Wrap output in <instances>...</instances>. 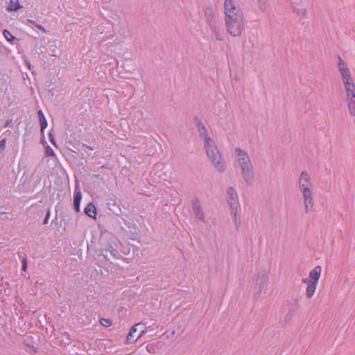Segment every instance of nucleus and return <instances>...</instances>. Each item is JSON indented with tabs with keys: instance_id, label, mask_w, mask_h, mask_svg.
I'll return each mask as SVG.
<instances>
[{
	"instance_id": "nucleus-1",
	"label": "nucleus",
	"mask_w": 355,
	"mask_h": 355,
	"mask_svg": "<svg viewBox=\"0 0 355 355\" xmlns=\"http://www.w3.org/2000/svg\"><path fill=\"white\" fill-rule=\"evenodd\" d=\"M197 127L199 136L204 141V148L209 161L216 170L223 172L225 170V162L215 141L210 137L207 128L202 123L199 122Z\"/></svg>"
},
{
	"instance_id": "nucleus-2",
	"label": "nucleus",
	"mask_w": 355,
	"mask_h": 355,
	"mask_svg": "<svg viewBox=\"0 0 355 355\" xmlns=\"http://www.w3.org/2000/svg\"><path fill=\"white\" fill-rule=\"evenodd\" d=\"M338 68L346 91V101L349 114L355 116V85L347 63L340 56H338Z\"/></svg>"
},
{
	"instance_id": "nucleus-3",
	"label": "nucleus",
	"mask_w": 355,
	"mask_h": 355,
	"mask_svg": "<svg viewBox=\"0 0 355 355\" xmlns=\"http://www.w3.org/2000/svg\"><path fill=\"white\" fill-rule=\"evenodd\" d=\"M234 166L239 168L245 182L250 185L254 178V168L248 153L236 147L234 150Z\"/></svg>"
},
{
	"instance_id": "nucleus-4",
	"label": "nucleus",
	"mask_w": 355,
	"mask_h": 355,
	"mask_svg": "<svg viewBox=\"0 0 355 355\" xmlns=\"http://www.w3.org/2000/svg\"><path fill=\"white\" fill-rule=\"evenodd\" d=\"M313 183L307 171H303L298 180V189L302 196L304 211L309 214L314 206Z\"/></svg>"
},
{
	"instance_id": "nucleus-5",
	"label": "nucleus",
	"mask_w": 355,
	"mask_h": 355,
	"mask_svg": "<svg viewBox=\"0 0 355 355\" xmlns=\"http://www.w3.org/2000/svg\"><path fill=\"white\" fill-rule=\"evenodd\" d=\"M227 201L231 209V215L233 216V220L238 229L239 220L238 219V214L241 210L239 196L235 189L230 187L227 190Z\"/></svg>"
},
{
	"instance_id": "nucleus-6",
	"label": "nucleus",
	"mask_w": 355,
	"mask_h": 355,
	"mask_svg": "<svg viewBox=\"0 0 355 355\" xmlns=\"http://www.w3.org/2000/svg\"><path fill=\"white\" fill-rule=\"evenodd\" d=\"M225 20L243 18V12L236 0H225Z\"/></svg>"
},
{
	"instance_id": "nucleus-7",
	"label": "nucleus",
	"mask_w": 355,
	"mask_h": 355,
	"mask_svg": "<svg viewBox=\"0 0 355 355\" xmlns=\"http://www.w3.org/2000/svg\"><path fill=\"white\" fill-rule=\"evenodd\" d=\"M227 32L232 37H239L244 30L243 18L225 20Z\"/></svg>"
},
{
	"instance_id": "nucleus-8",
	"label": "nucleus",
	"mask_w": 355,
	"mask_h": 355,
	"mask_svg": "<svg viewBox=\"0 0 355 355\" xmlns=\"http://www.w3.org/2000/svg\"><path fill=\"white\" fill-rule=\"evenodd\" d=\"M268 275L266 272H261L258 274L254 285L255 294L259 296L268 282Z\"/></svg>"
},
{
	"instance_id": "nucleus-9",
	"label": "nucleus",
	"mask_w": 355,
	"mask_h": 355,
	"mask_svg": "<svg viewBox=\"0 0 355 355\" xmlns=\"http://www.w3.org/2000/svg\"><path fill=\"white\" fill-rule=\"evenodd\" d=\"M191 209L196 219L206 223L205 212L204 211L202 205L198 198H194L192 199Z\"/></svg>"
},
{
	"instance_id": "nucleus-10",
	"label": "nucleus",
	"mask_w": 355,
	"mask_h": 355,
	"mask_svg": "<svg viewBox=\"0 0 355 355\" xmlns=\"http://www.w3.org/2000/svg\"><path fill=\"white\" fill-rule=\"evenodd\" d=\"M116 259H120L122 256L117 250V245L115 243H108L106 247L102 250V256L105 261H108L107 253Z\"/></svg>"
},
{
	"instance_id": "nucleus-11",
	"label": "nucleus",
	"mask_w": 355,
	"mask_h": 355,
	"mask_svg": "<svg viewBox=\"0 0 355 355\" xmlns=\"http://www.w3.org/2000/svg\"><path fill=\"white\" fill-rule=\"evenodd\" d=\"M209 28L216 40L223 41L224 40L225 33L221 21L216 24H212Z\"/></svg>"
},
{
	"instance_id": "nucleus-12",
	"label": "nucleus",
	"mask_w": 355,
	"mask_h": 355,
	"mask_svg": "<svg viewBox=\"0 0 355 355\" xmlns=\"http://www.w3.org/2000/svg\"><path fill=\"white\" fill-rule=\"evenodd\" d=\"M140 325H144V324L138 323L131 327L127 336V340L128 343H131L137 341L144 334L146 330L142 329L140 330L139 334L137 336L134 335V334H135V332L137 331V327Z\"/></svg>"
},
{
	"instance_id": "nucleus-13",
	"label": "nucleus",
	"mask_w": 355,
	"mask_h": 355,
	"mask_svg": "<svg viewBox=\"0 0 355 355\" xmlns=\"http://www.w3.org/2000/svg\"><path fill=\"white\" fill-rule=\"evenodd\" d=\"M292 9L297 15L301 17H305L307 15V9L301 3H293L292 4Z\"/></svg>"
},
{
	"instance_id": "nucleus-14",
	"label": "nucleus",
	"mask_w": 355,
	"mask_h": 355,
	"mask_svg": "<svg viewBox=\"0 0 355 355\" xmlns=\"http://www.w3.org/2000/svg\"><path fill=\"white\" fill-rule=\"evenodd\" d=\"M82 193L79 189H76L73 194V207L76 212L80 211Z\"/></svg>"
},
{
	"instance_id": "nucleus-15",
	"label": "nucleus",
	"mask_w": 355,
	"mask_h": 355,
	"mask_svg": "<svg viewBox=\"0 0 355 355\" xmlns=\"http://www.w3.org/2000/svg\"><path fill=\"white\" fill-rule=\"evenodd\" d=\"M205 17L206 21L209 25V27L211 26L212 24H216L220 22V20L216 17V16L213 14L211 10H206Z\"/></svg>"
},
{
	"instance_id": "nucleus-16",
	"label": "nucleus",
	"mask_w": 355,
	"mask_h": 355,
	"mask_svg": "<svg viewBox=\"0 0 355 355\" xmlns=\"http://www.w3.org/2000/svg\"><path fill=\"white\" fill-rule=\"evenodd\" d=\"M321 272L322 268L320 266H315L313 270H311L309 272V277L313 282H316V284H318V282L321 275Z\"/></svg>"
},
{
	"instance_id": "nucleus-17",
	"label": "nucleus",
	"mask_w": 355,
	"mask_h": 355,
	"mask_svg": "<svg viewBox=\"0 0 355 355\" xmlns=\"http://www.w3.org/2000/svg\"><path fill=\"white\" fill-rule=\"evenodd\" d=\"M84 212L92 218H96V208L92 202L87 205L84 209Z\"/></svg>"
},
{
	"instance_id": "nucleus-18",
	"label": "nucleus",
	"mask_w": 355,
	"mask_h": 355,
	"mask_svg": "<svg viewBox=\"0 0 355 355\" xmlns=\"http://www.w3.org/2000/svg\"><path fill=\"white\" fill-rule=\"evenodd\" d=\"M318 284L316 282H311V284L307 285L306 288V296L307 298H311L316 290Z\"/></svg>"
},
{
	"instance_id": "nucleus-19",
	"label": "nucleus",
	"mask_w": 355,
	"mask_h": 355,
	"mask_svg": "<svg viewBox=\"0 0 355 355\" xmlns=\"http://www.w3.org/2000/svg\"><path fill=\"white\" fill-rule=\"evenodd\" d=\"M20 8H21V6L19 4L18 0H10V3L7 7V10L15 11Z\"/></svg>"
},
{
	"instance_id": "nucleus-20",
	"label": "nucleus",
	"mask_w": 355,
	"mask_h": 355,
	"mask_svg": "<svg viewBox=\"0 0 355 355\" xmlns=\"http://www.w3.org/2000/svg\"><path fill=\"white\" fill-rule=\"evenodd\" d=\"M3 35L4 37L6 39V40L8 42H12L13 40H16L15 37H14L12 35V33L6 29H5L3 31Z\"/></svg>"
},
{
	"instance_id": "nucleus-21",
	"label": "nucleus",
	"mask_w": 355,
	"mask_h": 355,
	"mask_svg": "<svg viewBox=\"0 0 355 355\" xmlns=\"http://www.w3.org/2000/svg\"><path fill=\"white\" fill-rule=\"evenodd\" d=\"M45 155L46 157H55V153L54 150L49 146H47L45 148Z\"/></svg>"
},
{
	"instance_id": "nucleus-22",
	"label": "nucleus",
	"mask_w": 355,
	"mask_h": 355,
	"mask_svg": "<svg viewBox=\"0 0 355 355\" xmlns=\"http://www.w3.org/2000/svg\"><path fill=\"white\" fill-rule=\"evenodd\" d=\"M100 323L103 326L106 327H108L111 326V324H112V322L109 319H105V318H101L100 320Z\"/></svg>"
},
{
	"instance_id": "nucleus-23",
	"label": "nucleus",
	"mask_w": 355,
	"mask_h": 355,
	"mask_svg": "<svg viewBox=\"0 0 355 355\" xmlns=\"http://www.w3.org/2000/svg\"><path fill=\"white\" fill-rule=\"evenodd\" d=\"M50 214H51L50 209H48L47 211H46V216L44 217V220L42 221V224L43 225H46V224L48 223Z\"/></svg>"
},
{
	"instance_id": "nucleus-24",
	"label": "nucleus",
	"mask_w": 355,
	"mask_h": 355,
	"mask_svg": "<svg viewBox=\"0 0 355 355\" xmlns=\"http://www.w3.org/2000/svg\"><path fill=\"white\" fill-rule=\"evenodd\" d=\"M48 136H49V139L50 142L53 145L56 146L57 145H56V143H55V137H54V135H53V133L49 132Z\"/></svg>"
},
{
	"instance_id": "nucleus-25",
	"label": "nucleus",
	"mask_w": 355,
	"mask_h": 355,
	"mask_svg": "<svg viewBox=\"0 0 355 355\" xmlns=\"http://www.w3.org/2000/svg\"><path fill=\"white\" fill-rule=\"evenodd\" d=\"M40 126H41V133L43 134L44 129L47 127V121H41Z\"/></svg>"
},
{
	"instance_id": "nucleus-26",
	"label": "nucleus",
	"mask_w": 355,
	"mask_h": 355,
	"mask_svg": "<svg viewBox=\"0 0 355 355\" xmlns=\"http://www.w3.org/2000/svg\"><path fill=\"white\" fill-rule=\"evenodd\" d=\"M35 28H37L38 30H40L43 33H46V29L40 24H37L36 26H35Z\"/></svg>"
},
{
	"instance_id": "nucleus-27",
	"label": "nucleus",
	"mask_w": 355,
	"mask_h": 355,
	"mask_svg": "<svg viewBox=\"0 0 355 355\" xmlns=\"http://www.w3.org/2000/svg\"><path fill=\"white\" fill-rule=\"evenodd\" d=\"M26 24H28V25H32L33 26H35L37 25V23L36 21H35L34 20L27 19Z\"/></svg>"
},
{
	"instance_id": "nucleus-28",
	"label": "nucleus",
	"mask_w": 355,
	"mask_h": 355,
	"mask_svg": "<svg viewBox=\"0 0 355 355\" xmlns=\"http://www.w3.org/2000/svg\"><path fill=\"white\" fill-rule=\"evenodd\" d=\"M22 270H26L27 268V261L25 257H23L22 259Z\"/></svg>"
},
{
	"instance_id": "nucleus-29",
	"label": "nucleus",
	"mask_w": 355,
	"mask_h": 355,
	"mask_svg": "<svg viewBox=\"0 0 355 355\" xmlns=\"http://www.w3.org/2000/svg\"><path fill=\"white\" fill-rule=\"evenodd\" d=\"M6 146V139H3L0 141V149L3 150Z\"/></svg>"
},
{
	"instance_id": "nucleus-30",
	"label": "nucleus",
	"mask_w": 355,
	"mask_h": 355,
	"mask_svg": "<svg viewBox=\"0 0 355 355\" xmlns=\"http://www.w3.org/2000/svg\"><path fill=\"white\" fill-rule=\"evenodd\" d=\"M302 282L306 283V284H307V285H309V284H311V282H313V281L311 280V279L303 278Z\"/></svg>"
},
{
	"instance_id": "nucleus-31",
	"label": "nucleus",
	"mask_w": 355,
	"mask_h": 355,
	"mask_svg": "<svg viewBox=\"0 0 355 355\" xmlns=\"http://www.w3.org/2000/svg\"><path fill=\"white\" fill-rule=\"evenodd\" d=\"M12 123V120H7L5 123L4 127L10 126Z\"/></svg>"
},
{
	"instance_id": "nucleus-32",
	"label": "nucleus",
	"mask_w": 355,
	"mask_h": 355,
	"mask_svg": "<svg viewBox=\"0 0 355 355\" xmlns=\"http://www.w3.org/2000/svg\"><path fill=\"white\" fill-rule=\"evenodd\" d=\"M38 116H39V119H41L42 117H45L44 114H43L42 111L40 110L38 111Z\"/></svg>"
},
{
	"instance_id": "nucleus-33",
	"label": "nucleus",
	"mask_w": 355,
	"mask_h": 355,
	"mask_svg": "<svg viewBox=\"0 0 355 355\" xmlns=\"http://www.w3.org/2000/svg\"><path fill=\"white\" fill-rule=\"evenodd\" d=\"M38 116H39V119H41L42 117H45L44 114H43L42 111L40 110L38 111Z\"/></svg>"
},
{
	"instance_id": "nucleus-34",
	"label": "nucleus",
	"mask_w": 355,
	"mask_h": 355,
	"mask_svg": "<svg viewBox=\"0 0 355 355\" xmlns=\"http://www.w3.org/2000/svg\"><path fill=\"white\" fill-rule=\"evenodd\" d=\"M40 120V122L41 123V121H46V118L45 117H42L41 119H39Z\"/></svg>"
},
{
	"instance_id": "nucleus-35",
	"label": "nucleus",
	"mask_w": 355,
	"mask_h": 355,
	"mask_svg": "<svg viewBox=\"0 0 355 355\" xmlns=\"http://www.w3.org/2000/svg\"><path fill=\"white\" fill-rule=\"evenodd\" d=\"M288 315H290L291 317L292 316V313L291 311L287 313V315H286V318H288Z\"/></svg>"
}]
</instances>
